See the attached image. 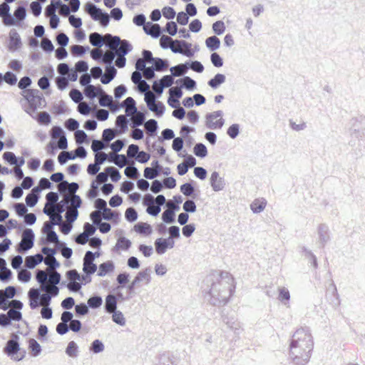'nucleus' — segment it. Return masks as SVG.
<instances>
[{
	"label": "nucleus",
	"mask_w": 365,
	"mask_h": 365,
	"mask_svg": "<svg viewBox=\"0 0 365 365\" xmlns=\"http://www.w3.org/2000/svg\"><path fill=\"white\" fill-rule=\"evenodd\" d=\"M150 269L149 267L139 272L133 279L135 281V283L139 284L140 282L144 280L146 282L147 284L149 283L150 282Z\"/></svg>",
	"instance_id": "36"
},
{
	"label": "nucleus",
	"mask_w": 365,
	"mask_h": 365,
	"mask_svg": "<svg viewBox=\"0 0 365 365\" xmlns=\"http://www.w3.org/2000/svg\"><path fill=\"white\" fill-rule=\"evenodd\" d=\"M52 242H58L59 244L61 242L59 240L58 235L54 230H52L48 233L46 239H41V244H50Z\"/></svg>",
	"instance_id": "55"
},
{
	"label": "nucleus",
	"mask_w": 365,
	"mask_h": 365,
	"mask_svg": "<svg viewBox=\"0 0 365 365\" xmlns=\"http://www.w3.org/2000/svg\"><path fill=\"white\" fill-rule=\"evenodd\" d=\"M35 234L32 229L27 228L21 236V240L16 246V251L19 253H26L34 245Z\"/></svg>",
	"instance_id": "4"
},
{
	"label": "nucleus",
	"mask_w": 365,
	"mask_h": 365,
	"mask_svg": "<svg viewBox=\"0 0 365 365\" xmlns=\"http://www.w3.org/2000/svg\"><path fill=\"white\" fill-rule=\"evenodd\" d=\"M180 192L186 197H192L195 199L197 196L195 194V188L192 182H185L180 185Z\"/></svg>",
	"instance_id": "25"
},
{
	"label": "nucleus",
	"mask_w": 365,
	"mask_h": 365,
	"mask_svg": "<svg viewBox=\"0 0 365 365\" xmlns=\"http://www.w3.org/2000/svg\"><path fill=\"white\" fill-rule=\"evenodd\" d=\"M105 170L106 173H110V180H112V182H116L121 178L119 170L115 167H113V166L107 167L105 168Z\"/></svg>",
	"instance_id": "57"
},
{
	"label": "nucleus",
	"mask_w": 365,
	"mask_h": 365,
	"mask_svg": "<svg viewBox=\"0 0 365 365\" xmlns=\"http://www.w3.org/2000/svg\"><path fill=\"white\" fill-rule=\"evenodd\" d=\"M41 192V189L38 186L34 187L26 196V205L29 207H34L40 198Z\"/></svg>",
	"instance_id": "14"
},
{
	"label": "nucleus",
	"mask_w": 365,
	"mask_h": 365,
	"mask_svg": "<svg viewBox=\"0 0 365 365\" xmlns=\"http://www.w3.org/2000/svg\"><path fill=\"white\" fill-rule=\"evenodd\" d=\"M109 162L115 164L120 168H123L128 163V159L123 154H117V155H113V159L110 160Z\"/></svg>",
	"instance_id": "43"
},
{
	"label": "nucleus",
	"mask_w": 365,
	"mask_h": 365,
	"mask_svg": "<svg viewBox=\"0 0 365 365\" xmlns=\"http://www.w3.org/2000/svg\"><path fill=\"white\" fill-rule=\"evenodd\" d=\"M0 17L6 26H11L17 24V19L10 13V6L6 3L0 4Z\"/></svg>",
	"instance_id": "7"
},
{
	"label": "nucleus",
	"mask_w": 365,
	"mask_h": 365,
	"mask_svg": "<svg viewBox=\"0 0 365 365\" xmlns=\"http://www.w3.org/2000/svg\"><path fill=\"white\" fill-rule=\"evenodd\" d=\"M210 186L215 192L222 190L225 186V179L220 177L219 173L217 171L212 173L210 178Z\"/></svg>",
	"instance_id": "11"
},
{
	"label": "nucleus",
	"mask_w": 365,
	"mask_h": 365,
	"mask_svg": "<svg viewBox=\"0 0 365 365\" xmlns=\"http://www.w3.org/2000/svg\"><path fill=\"white\" fill-rule=\"evenodd\" d=\"M58 9V6L56 4V0H51L49 5L46 6L44 10V15L46 17H51L56 14V9Z\"/></svg>",
	"instance_id": "56"
},
{
	"label": "nucleus",
	"mask_w": 365,
	"mask_h": 365,
	"mask_svg": "<svg viewBox=\"0 0 365 365\" xmlns=\"http://www.w3.org/2000/svg\"><path fill=\"white\" fill-rule=\"evenodd\" d=\"M235 287L231 288L228 282H212L208 292L210 302L214 306L226 304L232 296Z\"/></svg>",
	"instance_id": "2"
},
{
	"label": "nucleus",
	"mask_w": 365,
	"mask_h": 365,
	"mask_svg": "<svg viewBox=\"0 0 365 365\" xmlns=\"http://www.w3.org/2000/svg\"><path fill=\"white\" fill-rule=\"evenodd\" d=\"M145 127L152 136H155L157 134L158 128V121L155 119H149L145 122Z\"/></svg>",
	"instance_id": "50"
},
{
	"label": "nucleus",
	"mask_w": 365,
	"mask_h": 365,
	"mask_svg": "<svg viewBox=\"0 0 365 365\" xmlns=\"http://www.w3.org/2000/svg\"><path fill=\"white\" fill-rule=\"evenodd\" d=\"M97 264L94 263V261L88 259L86 257H83V271L85 274L91 276L97 271Z\"/></svg>",
	"instance_id": "21"
},
{
	"label": "nucleus",
	"mask_w": 365,
	"mask_h": 365,
	"mask_svg": "<svg viewBox=\"0 0 365 365\" xmlns=\"http://www.w3.org/2000/svg\"><path fill=\"white\" fill-rule=\"evenodd\" d=\"M30 12L35 16L38 17L42 11L41 4L37 1H32L29 6Z\"/></svg>",
	"instance_id": "59"
},
{
	"label": "nucleus",
	"mask_w": 365,
	"mask_h": 365,
	"mask_svg": "<svg viewBox=\"0 0 365 365\" xmlns=\"http://www.w3.org/2000/svg\"><path fill=\"white\" fill-rule=\"evenodd\" d=\"M58 203L63 205H71L72 210H78L83 202L81 197L78 195L75 194L73 195H66L65 200H62Z\"/></svg>",
	"instance_id": "12"
},
{
	"label": "nucleus",
	"mask_w": 365,
	"mask_h": 365,
	"mask_svg": "<svg viewBox=\"0 0 365 365\" xmlns=\"http://www.w3.org/2000/svg\"><path fill=\"white\" fill-rule=\"evenodd\" d=\"M126 102H131V105L125 103L123 108H125V117H131L133 115L138 113V108L136 107V102L132 97H128L125 98Z\"/></svg>",
	"instance_id": "29"
},
{
	"label": "nucleus",
	"mask_w": 365,
	"mask_h": 365,
	"mask_svg": "<svg viewBox=\"0 0 365 365\" xmlns=\"http://www.w3.org/2000/svg\"><path fill=\"white\" fill-rule=\"evenodd\" d=\"M150 64H152V66L156 71H159L163 68H167L169 66V61L168 59L155 57L154 58H152Z\"/></svg>",
	"instance_id": "33"
},
{
	"label": "nucleus",
	"mask_w": 365,
	"mask_h": 365,
	"mask_svg": "<svg viewBox=\"0 0 365 365\" xmlns=\"http://www.w3.org/2000/svg\"><path fill=\"white\" fill-rule=\"evenodd\" d=\"M90 43L95 47L101 48L103 43V36L98 32L91 33L88 36Z\"/></svg>",
	"instance_id": "28"
},
{
	"label": "nucleus",
	"mask_w": 365,
	"mask_h": 365,
	"mask_svg": "<svg viewBox=\"0 0 365 365\" xmlns=\"http://www.w3.org/2000/svg\"><path fill=\"white\" fill-rule=\"evenodd\" d=\"M29 349L33 356H38L41 354L42 349L39 343L34 339L29 340Z\"/></svg>",
	"instance_id": "41"
},
{
	"label": "nucleus",
	"mask_w": 365,
	"mask_h": 365,
	"mask_svg": "<svg viewBox=\"0 0 365 365\" xmlns=\"http://www.w3.org/2000/svg\"><path fill=\"white\" fill-rule=\"evenodd\" d=\"M19 340V336L17 334H11L10 339L8 340L4 349V351L8 356H14V355L17 354L19 351H21Z\"/></svg>",
	"instance_id": "8"
},
{
	"label": "nucleus",
	"mask_w": 365,
	"mask_h": 365,
	"mask_svg": "<svg viewBox=\"0 0 365 365\" xmlns=\"http://www.w3.org/2000/svg\"><path fill=\"white\" fill-rule=\"evenodd\" d=\"M144 32L153 38H159L163 34V29L158 24L147 22L143 27Z\"/></svg>",
	"instance_id": "13"
},
{
	"label": "nucleus",
	"mask_w": 365,
	"mask_h": 365,
	"mask_svg": "<svg viewBox=\"0 0 365 365\" xmlns=\"http://www.w3.org/2000/svg\"><path fill=\"white\" fill-rule=\"evenodd\" d=\"M120 213L118 211L112 210L110 208L106 210V212L102 215V219L109 221L113 220L118 222L120 219Z\"/></svg>",
	"instance_id": "38"
},
{
	"label": "nucleus",
	"mask_w": 365,
	"mask_h": 365,
	"mask_svg": "<svg viewBox=\"0 0 365 365\" xmlns=\"http://www.w3.org/2000/svg\"><path fill=\"white\" fill-rule=\"evenodd\" d=\"M21 95H24L28 102L29 107L25 110L28 113L35 112L38 108H41L42 104L46 103L42 93L38 89H28L26 91H23Z\"/></svg>",
	"instance_id": "3"
},
{
	"label": "nucleus",
	"mask_w": 365,
	"mask_h": 365,
	"mask_svg": "<svg viewBox=\"0 0 365 365\" xmlns=\"http://www.w3.org/2000/svg\"><path fill=\"white\" fill-rule=\"evenodd\" d=\"M22 45L21 39L15 29H11L9 32V49L11 51L18 50Z\"/></svg>",
	"instance_id": "16"
},
{
	"label": "nucleus",
	"mask_w": 365,
	"mask_h": 365,
	"mask_svg": "<svg viewBox=\"0 0 365 365\" xmlns=\"http://www.w3.org/2000/svg\"><path fill=\"white\" fill-rule=\"evenodd\" d=\"M266 204L267 202L264 200H255L250 205V208L254 213H260L264 210Z\"/></svg>",
	"instance_id": "44"
},
{
	"label": "nucleus",
	"mask_w": 365,
	"mask_h": 365,
	"mask_svg": "<svg viewBox=\"0 0 365 365\" xmlns=\"http://www.w3.org/2000/svg\"><path fill=\"white\" fill-rule=\"evenodd\" d=\"M212 29L216 35L220 36L225 32L226 27L225 23L219 20L212 24Z\"/></svg>",
	"instance_id": "62"
},
{
	"label": "nucleus",
	"mask_w": 365,
	"mask_h": 365,
	"mask_svg": "<svg viewBox=\"0 0 365 365\" xmlns=\"http://www.w3.org/2000/svg\"><path fill=\"white\" fill-rule=\"evenodd\" d=\"M131 241L126 238L125 237H120L116 242V244L114 247V250H128L131 247Z\"/></svg>",
	"instance_id": "34"
},
{
	"label": "nucleus",
	"mask_w": 365,
	"mask_h": 365,
	"mask_svg": "<svg viewBox=\"0 0 365 365\" xmlns=\"http://www.w3.org/2000/svg\"><path fill=\"white\" fill-rule=\"evenodd\" d=\"M103 304V299L102 297L98 294H93L91 296L88 301L87 304L89 308L93 309H98L101 307Z\"/></svg>",
	"instance_id": "35"
},
{
	"label": "nucleus",
	"mask_w": 365,
	"mask_h": 365,
	"mask_svg": "<svg viewBox=\"0 0 365 365\" xmlns=\"http://www.w3.org/2000/svg\"><path fill=\"white\" fill-rule=\"evenodd\" d=\"M75 312L76 317H81L89 313V307L87 304L81 302L75 305Z\"/></svg>",
	"instance_id": "48"
},
{
	"label": "nucleus",
	"mask_w": 365,
	"mask_h": 365,
	"mask_svg": "<svg viewBox=\"0 0 365 365\" xmlns=\"http://www.w3.org/2000/svg\"><path fill=\"white\" fill-rule=\"evenodd\" d=\"M43 255L37 253L34 255L27 256L25 259V264L27 269H33L43 261Z\"/></svg>",
	"instance_id": "20"
},
{
	"label": "nucleus",
	"mask_w": 365,
	"mask_h": 365,
	"mask_svg": "<svg viewBox=\"0 0 365 365\" xmlns=\"http://www.w3.org/2000/svg\"><path fill=\"white\" fill-rule=\"evenodd\" d=\"M222 115L223 112L222 110H217L207 113L205 115L206 127L211 130L222 128L225 124V119L222 118Z\"/></svg>",
	"instance_id": "5"
},
{
	"label": "nucleus",
	"mask_w": 365,
	"mask_h": 365,
	"mask_svg": "<svg viewBox=\"0 0 365 365\" xmlns=\"http://www.w3.org/2000/svg\"><path fill=\"white\" fill-rule=\"evenodd\" d=\"M144 110L143 111H138L136 113V116L134 118L133 121V126H140L145 123L146 115L148 113L147 110L145 109L144 107H143Z\"/></svg>",
	"instance_id": "54"
},
{
	"label": "nucleus",
	"mask_w": 365,
	"mask_h": 365,
	"mask_svg": "<svg viewBox=\"0 0 365 365\" xmlns=\"http://www.w3.org/2000/svg\"><path fill=\"white\" fill-rule=\"evenodd\" d=\"M133 230L138 234L144 236H150L153 233L152 226L150 224L143 222H138L136 223L133 227Z\"/></svg>",
	"instance_id": "19"
},
{
	"label": "nucleus",
	"mask_w": 365,
	"mask_h": 365,
	"mask_svg": "<svg viewBox=\"0 0 365 365\" xmlns=\"http://www.w3.org/2000/svg\"><path fill=\"white\" fill-rule=\"evenodd\" d=\"M130 280V274L126 272H123L118 274L116 277V281L119 284L120 288H123L125 287V284L129 282Z\"/></svg>",
	"instance_id": "58"
},
{
	"label": "nucleus",
	"mask_w": 365,
	"mask_h": 365,
	"mask_svg": "<svg viewBox=\"0 0 365 365\" xmlns=\"http://www.w3.org/2000/svg\"><path fill=\"white\" fill-rule=\"evenodd\" d=\"M155 252L158 255H163L165 253L167 250L172 249L175 246V241L174 240L171 239V237H167V238H158L155 241Z\"/></svg>",
	"instance_id": "9"
},
{
	"label": "nucleus",
	"mask_w": 365,
	"mask_h": 365,
	"mask_svg": "<svg viewBox=\"0 0 365 365\" xmlns=\"http://www.w3.org/2000/svg\"><path fill=\"white\" fill-rule=\"evenodd\" d=\"M166 203L165 197L163 195H158L155 197V205H150L146 208V212L153 216L157 217L161 212V207Z\"/></svg>",
	"instance_id": "10"
},
{
	"label": "nucleus",
	"mask_w": 365,
	"mask_h": 365,
	"mask_svg": "<svg viewBox=\"0 0 365 365\" xmlns=\"http://www.w3.org/2000/svg\"><path fill=\"white\" fill-rule=\"evenodd\" d=\"M148 108L152 111L155 113V115L157 118H160L163 115L165 111V105L160 101H154L151 102V103H148L147 102Z\"/></svg>",
	"instance_id": "22"
},
{
	"label": "nucleus",
	"mask_w": 365,
	"mask_h": 365,
	"mask_svg": "<svg viewBox=\"0 0 365 365\" xmlns=\"http://www.w3.org/2000/svg\"><path fill=\"white\" fill-rule=\"evenodd\" d=\"M186 63L187 65V69H191L198 73H201L204 71V66L199 61H186Z\"/></svg>",
	"instance_id": "45"
},
{
	"label": "nucleus",
	"mask_w": 365,
	"mask_h": 365,
	"mask_svg": "<svg viewBox=\"0 0 365 365\" xmlns=\"http://www.w3.org/2000/svg\"><path fill=\"white\" fill-rule=\"evenodd\" d=\"M105 346L102 341H101L100 339H95L91 344L89 350L93 354H99L101 352H103Z\"/></svg>",
	"instance_id": "47"
},
{
	"label": "nucleus",
	"mask_w": 365,
	"mask_h": 365,
	"mask_svg": "<svg viewBox=\"0 0 365 365\" xmlns=\"http://www.w3.org/2000/svg\"><path fill=\"white\" fill-rule=\"evenodd\" d=\"M302 252L304 256L309 260L311 265L314 268L317 269L318 262L316 255L305 246L301 247Z\"/></svg>",
	"instance_id": "30"
},
{
	"label": "nucleus",
	"mask_w": 365,
	"mask_h": 365,
	"mask_svg": "<svg viewBox=\"0 0 365 365\" xmlns=\"http://www.w3.org/2000/svg\"><path fill=\"white\" fill-rule=\"evenodd\" d=\"M129 119L124 115H119L115 119V126L117 128H121L122 131H119L120 134L125 133L128 130Z\"/></svg>",
	"instance_id": "31"
},
{
	"label": "nucleus",
	"mask_w": 365,
	"mask_h": 365,
	"mask_svg": "<svg viewBox=\"0 0 365 365\" xmlns=\"http://www.w3.org/2000/svg\"><path fill=\"white\" fill-rule=\"evenodd\" d=\"M193 153L200 158H204L207 155V149L205 144L197 143L193 148Z\"/></svg>",
	"instance_id": "40"
},
{
	"label": "nucleus",
	"mask_w": 365,
	"mask_h": 365,
	"mask_svg": "<svg viewBox=\"0 0 365 365\" xmlns=\"http://www.w3.org/2000/svg\"><path fill=\"white\" fill-rule=\"evenodd\" d=\"M118 302L115 299V296L113 294H109L106 296L105 299L104 309L107 313L111 314L117 310Z\"/></svg>",
	"instance_id": "23"
},
{
	"label": "nucleus",
	"mask_w": 365,
	"mask_h": 365,
	"mask_svg": "<svg viewBox=\"0 0 365 365\" xmlns=\"http://www.w3.org/2000/svg\"><path fill=\"white\" fill-rule=\"evenodd\" d=\"M183 210L186 213H194L196 212L197 206L193 199H187L183 204Z\"/></svg>",
	"instance_id": "60"
},
{
	"label": "nucleus",
	"mask_w": 365,
	"mask_h": 365,
	"mask_svg": "<svg viewBox=\"0 0 365 365\" xmlns=\"http://www.w3.org/2000/svg\"><path fill=\"white\" fill-rule=\"evenodd\" d=\"M175 83L180 85V88H185L187 91H194L197 87L196 81L187 76H184L183 78L178 79Z\"/></svg>",
	"instance_id": "18"
},
{
	"label": "nucleus",
	"mask_w": 365,
	"mask_h": 365,
	"mask_svg": "<svg viewBox=\"0 0 365 365\" xmlns=\"http://www.w3.org/2000/svg\"><path fill=\"white\" fill-rule=\"evenodd\" d=\"M187 70L186 61L184 63H179L170 68L172 76L174 77L184 76L187 73Z\"/></svg>",
	"instance_id": "26"
},
{
	"label": "nucleus",
	"mask_w": 365,
	"mask_h": 365,
	"mask_svg": "<svg viewBox=\"0 0 365 365\" xmlns=\"http://www.w3.org/2000/svg\"><path fill=\"white\" fill-rule=\"evenodd\" d=\"M75 140L78 146L82 145L83 143L88 144L89 143L88 135L84 130L80 129L76 130L75 132Z\"/></svg>",
	"instance_id": "39"
},
{
	"label": "nucleus",
	"mask_w": 365,
	"mask_h": 365,
	"mask_svg": "<svg viewBox=\"0 0 365 365\" xmlns=\"http://www.w3.org/2000/svg\"><path fill=\"white\" fill-rule=\"evenodd\" d=\"M352 127L351 130L353 133L356 134V137L358 138L359 135L364 134V131L365 130V116H359V118H353L351 120Z\"/></svg>",
	"instance_id": "15"
},
{
	"label": "nucleus",
	"mask_w": 365,
	"mask_h": 365,
	"mask_svg": "<svg viewBox=\"0 0 365 365\" xmlns=\"http://www.w3.org/2000/svg\"><path fill=\"white\" fill-rule=\"evenodd\" d=\"M313 338L307 327L298 329L292 335L289 344V356L296 365L307 364L313 350Z\"/></svg>",
	"instance_id": "1"
},
{
	"label": "nucleus",
	"mask_w": 365,
	"mask_h": 365,
	"mask_svg": "<svg viewBox=\"0 0 365 365\" xmlns=\"http://www.w3.org/2000/svg\"><path fill=\"white\" fill-rule=\"evenodd\" d=\"M107 37L113 39V43L116 44L117 49L115 54H121L126 56L133 50V46L128 40L121 39L118 36H113L110 34H107Z\"/></svg>",
	"instance_id": "6"
},
{
	"label": "nucleus",
	"mask_w": 365,
	"mask_h": 365,
	"mask_svg": "<svg viewBox=\"0 0 365 365\" xmlns=\"http://www.w3.org/2000/svg\"><path fill=\"white\" fill-rule=\"evenodd\" d=\"M240 125L238 123H233L227 128V134L232 139H235L240 134Z\"/></svg>",
	"instance_id": "63"
},
{
	"label": "nucleus",
	"mask_w": 365,
	"mask_h": 365,
	"mask_svg": "<svg viewBox=\"0 0 365 365\" xmlns=\"http://www.w3.org/2000/svg\"><path fill=\"white\" fill-rule=\"evenodd\" d=\"M319 243L322 247L329 241V229L325 224H321L318 227Z\"/></svg>",
	"instance_id": "17"
},
{
	"label": "nucleus",
	"mask_w": 365,
	"mask_h": 365,
	"mask_svg": "<svg viewBox=\"0 0 365 365\" xmlns=\"http://www.w3.org/2000/svg\"><path fill=\"white\" fill-rule=\"evenodd\" d=\"M65 352L70 357H76L78 352V346L77 344L73 341H70L66 348Z\"/></svg>",
	"instance_id": "49"
},
{
	"label": "nucleus",
	"mask_w": 365,
	"mask_h": 365,
	"mask_svg": "<svg viewBox=\"0 0 365 365\" xmlns=\"http://www.w3.org/2000/svg\"><path fill=\"white\" fill-rule=\"evenodd\" d=\"M161 219L165 224H173L175 222V214L173 211L165 210L161 215Z\"/></svg>",
	"instance_id": "52"
},
{
	"label": "nucleus",
	"mask_w": 365,
	"mask_h": 365,
	"mask_svg": "<svg viewBox=\"0 0 365 365\" xmlns=\"http://www.w3.org/2000/svg\"><path fill=\"white\" fill-rule=\"evenodd\" d=\"M89 50L88 46L73 45L71 46V52L78 57H82Z\"/></svg>",
	"instance_id": "42"
},
{
	"label": "nucleus",
	"mask_w": 365,
	"mask_h": 365,
	"mask_svg": "<svg viewBox=\"0 0 365 365\" xmlns=\"http://www.w3.org/2000/svg\"><path fill=\"white\" fill-rule=\"evenodd\" d=\"M138 214L134 207H130L126 209L125 212V218L128 222H134L138 220Z\"/></svg>",
	"instance_id": "51"
},
{
	"label": "nucleus",
	"mask_w": 365,
	"mask_h": 365,
	"mask_svg": "<svg viewBox=\"0 0 365 365\" xmlns=\"http://www.w3.org/2000/svg\"><path fill=\"white\" fill-rule=\"evenodd\" d=\"M278 299L282 302L284 305H286L289 299H290V294L286 287H279V296Z\"/></svg>",
	"instance_id": "53"
},
{
	"label": "nucleus",
	"mask_w": 365,
	"mask_h": 365,
	"mask_svg": "<svg viewBox=\"0 0 365 365\" xmlns=\"http://www.w3.org/2000/svg\"><path fill=\"white\" fill-rule=\"evenodd\" d=\"M178 31L177 23L173 21L167 22L165 26L163 29V33H168L171 36H175Z\"/></svg>",
	"instance_id": "46"
},
{
	"label": "nucleus",
	"mask_w": 365,
	"mask_h": 365,
	"mask_svg": "<svg viewBox=\"0 0 365 365\" xmlns=\"http://www.w3.org/2000/svg\"><path fill=\"white\" fill-rule=\"evenodd\" d=\"M111 314H113L112 320L113 321V322L120 326H124L125 324V319L122 312L115 310Z\"/></svg>",
	"instance_id": "61"
},
{
	"label": "nucleus",
	"mask_w": 365,
	"mask_h": 365,
	"mask_svg": "<svg viewBox=\"0 0 365 365\" xmlns=\"http://www.w3.org/2000/svg\"><path fill=\"white\" fill-rule=\"evenodd\" d=\"M115 269V265L113 261H107L101 263L98 267L97 275L99 277H104L107 274L113 272Z\"/></svg>",
	"instance_id": "24"
},
{
	"label": "nucleus",
	"mask_w": 365,
	"mask_h": 365,
	"mask_svg": "<svg viewBox=\"0 0 365 365\" xmlns=\"http://www.w3.org/2000/svg\"><path fill=\"white\" fill-rule=\"evenodd\" d=\"M13 207L16 214L19 217H23L24 215L28 212L27 206L22 202L14 203Z\"/></svg>",
	"instance_id": "64"
},
{
	"label": "nucleus",
	"mask_w": 365,
	"mask_h": 365,
	"mask_svg": "<svg viewBox=\"0 0 365 365\" xmlns=\"http://www.w3.org/2000/svg\"><path fill=\"white\" fill-rule=\"evenodd\" d=\"M206 47L211 51H215L220 46V40L216 36H212L205 40Z\"/></svg>",
	"instance_id": "32"
},
{
	"label": "nucleus",
	"mask_w": 365,
	"mask_h": 365,
	"mask_svg": "<svg viewBox=\"0 0 365 365\" xmlns=\"http://www.w3.org/2000/svg\"><path fill=\"white\" fill-rule=\"evenodd\" d=\"M226 81V77L222 73H217L214 76L213 78L210 79L207 82V85L213 88L216 89L220 87L222 83H224Z\"/></svg>",
	"instance_id": "27"
},
{
	"label": "nucleus",
	"mask_w": 365,
	"mask_h": 365,
	"mask_svg": "<svg viewBox=\"0 0 365 365\" xmlns=\"http://www.w3.org/2000/svg\"><path fill=\"white\" fill-rule=\"evenodd\" d=\"M18 21L16 26L20 25L21 22L23 21L27 16L26 8L25 6H18L13 15Z\"/></svg>",
	"instance_id": "37"
}]
</instances>
